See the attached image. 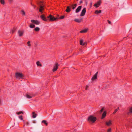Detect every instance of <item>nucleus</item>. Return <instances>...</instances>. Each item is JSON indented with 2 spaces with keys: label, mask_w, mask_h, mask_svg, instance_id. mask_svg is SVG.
Masks as SVG:
<instances>
[{
  "label": "nucleus",
  "mask_w": 132,
  "mask_h": 132,
  "mask_svg": "<svg viewBox=\"0 0 132 132\" xmlns=\"http://www.w3.org/2000/svg\"><path fill=\"white\" fill-rule=\"evenodd\" d=\"M41 19L44 21H47L48 20L50 21H54L58 19L57 18H55L52 15L50 14L47 16V19L44 14H43L40 16Z\"/></svg>",
  "instance_id": "obj_1"
},
{
  "label": "nucleus",
  "mask_w": 132,
  "mask_h": 132,
  "mask_svg": "<svg viewBox=\"0 0 132 132\" xmlns=\"http://www.w3.org/2000/svg\"><path fill=\"white\" fill-rule=\"evenodd\" d=\"M96 117L92 116H90L88 117V121L89 122H91L92 123H94L96 121Z\"/></svg>",
  "instance_id": "obj_2"
},
{
  "label": "nucleus",
  "mask_w": 132,
  "mask_h": 132,
  "mask_svg": "<svg viewBox=\"0 0 132 132\" xmlns=\"http://www.w3.org/2000/svg\"><path fill=\"white\" fill-rule=\"evenodd\" d=\"M15 76L17 79H20V78H22L24 76L21 73L16 72L15 73Z\"/></svg>",
  "instance_id": "obj_3"
},
{
  "label": "nucleus",
  "mask_w": 132,
  "mask_h": 132,
  "mask_svg": "<svg viewBox=\"0 0 132 132\" xmlns=\"http://www.w3.org/2000/svg\"><path fill=\"white\" fill-rule=\"evenodd\" d=\"M101 1L99 0L97 2V3H96L94 5V6L96 7H98L101 5Z\"/></svg>",
  "instance_id": "obj_4"
},
{
  "label": "nucleus",
  "mask_w": 132,
  "mask_h": 132,
  "mask_svg": "<svg viewBox=\"0 0 132 132\" xmlns=\"http://www.w3.org/2000/svg\"><path fill=\"white\" fill-rule=\"evenodd\" d=\"M86 12V9L85 8H84L82 10L80 16H84Z\"/></svg>",
  "instance_id": "obj_5"
},
{
  "label": "nucleus",
  "mask_w": 132,
  "mask_h": 132,
  "mask_svg": "<svg viewBox=\"0 0 132 132\" xmlns=\"http://www.w3.org/2000/svg\"><path fill=\"white\" fill-rule=\"evenodd\" d=\"M82 6H79L76 9V10L75 11V12L76 13H77L79 12L80 11L81 9Z\"/></svg>",
  "instance_id": "obj_6"
},
{
  "label": "nucleus",
  "mask_w": 132,
  "mask_h": 132,
  "mask_svg": "<svg viewBox=\"0 0 132 132\" xmlns=\"http://www.w3.org/2000/svg\"><path fill=\"white\" fill-rule=\"evenodd\" d=\"M58 66V64L57 63H56L55 65L54 66V68L53 69V72L57 70Z\"/></svg>",
  "instance_id": "obj_7"
},
{
  "label": "nucleus",
  "mask_w": 132,
  "mask_h": 132,
  "mask_svg": "<svg viewBox=\"0 0 132 132\" xmlns=\"http://www.w3.org/2000/svg\"><path fill=\"white\" fill-rule=\"evenodd\" d=\"M23 33L24 31H23L20 30H18V34L20 37H21L23 35Z\"/></svg>",
  "instance_id": "obj_8"
},
{
  "label": "nucleus",
  "mask_w": 132,
  "mask_h": 132,
  "mask_svg": "<svg viewBox=\"0 0 132 132\" xmlns=\"http://www.w3.org/2000/svg\"><path fill=\"white\" fill-rule=\"evenodd\" d=\"M31 21L32 22L37 25L39 24L40 23V22L37 20H31Z\"/></svg>",
  "instance_id": "obj_9"
},
{
  "label": "nucleus",
  "mask_w": 132,
  "mask_h": 132,
  "mask_svg": "<svg viewBox=\"0 0 132 132\" xmlns=\"http://www.w3.org/2000/svg\"><path fill=\"white\" fill-rule=\"evenodd\" d=\"M112 121L111 120H109L105 122V124L108 126H110L112 124Z\"/></svg>",
  "instance_id": "obj_10"
},
{
  "label": "nucleus",
  "mask_w": 132,
  "mask_h": 132,
  "mask_svg": "<svg viewBox=\"0 0 132 132\" xmlns=\"http://www.w3.org/2000/svg\"><path fill=\"white\" fill-rule=\"evenodd\" d=\"M98 74V72H97L95 75L93 76L92 78V80H93L96 79H97V75Z\"/></svg>",
  "instance_id": "obj_11"
},
{
  "label": "nucleus",
  "mask_w": 132,
  "mask_h": 132,
  "mask_svg": "<svg viewBox=\"0 0 132 132\" xmlns=\"http://www.w3.org/2000/svg\"><path fill=\"white\" fill-rule=\"evenodd\" d=\"M106 111H104L103 113L102 114V117L101 119H103L106 116Z\"/></svg>",
  "instance_id": "obj_12"
},
{
  "label": "nucleus",
  "mask_w": 132,
  "mask_h": 132,
  "mask_svg": "<svg viewBox=\"0 0 132 132\" xmlns=\"http://www.w3.org/2000/svg\"><path fill=\"white\" fill-rule=\"evenodd\" d=\"M40 8L39 9V11L41 13H42V11L44 10V8L43 6H42L40 4Z\"/></svg>",
  "instance_id": "obj_13"
},
{
  "label": "nucleus",
  "mask_w": 132,
  "mask_h": 132,
  "mask_svg": "<svg viewBox=\"0 0 132 132\" xmlns=\"http://www.w3.org/2000/svg\"><path fill=\"white\" fill-rule=\"evenodd\" d=\"M82 20V19H76L74 20V21L76 22L80 23L81 22V21Z\"/></svg>",
  "instance_id": "obj_14"
},
{
  "label": "nucleus",
  "mask_w": 132,
  "mask_h": 132,
  "mask_svg": "<svg viewBox=\"0 0 132 132\" xmlns=\"http://www.w3.org/2000/svg\"><path fill=\"white\" fill-rule=\"evenodd\" d=\"M83 40L82 39H81L80 41V44L82 46L85 45H86V42H84L83 43Z\"/></svg>",
  "instance_id": "obj_15"
},
{
  "label": "nucleus",
  "mask_w": 132,
  "mask_h": 132,
  "mask_svg": "<svg viewBox=\"0 0 132 132\" xmlns=\"http://www.w3.org/2000/svg\"><path fill=\"white\" fill-rule=\"evenodd\" d=\"M71 10V9L69 6H68L67 7V9L65 10V11L67 12H69Z\"/></svg>",
  "instance_id": "obj_16"
},
{
  "label": "nucleus",
  "mask_w": 132,
  "mask_h": 132,
  "mask_svg": "<svg viewBox=\"0 0 132 132\" xmlns=\"http://www.w3.org/2000/svg\"><path fill=\"white\" fill-rule=\"evenodd\" d=\"M32 117L33 118H35L36 117V116H37V114H36L34 112H32Z\"/></svg>",
  "instance_id": "obj_17"
},
{
  "label": "nucleus",
  "mask_w": 132,
  "mask_h": 132,
  "mask_svg": "<svg viewBox=\"0 0 132 132\" xmlns=\"http://www.w3.org/2000/svg\"><path fill=\"white\" fill-rule=\"evenodd\" d=\"M88 30V29H84V30H83L81 31H80V33H85V32H86Z\"/></svg>",
  "instance_id": "obj_18"
},
{
  "label": "nucleus",
  "mask_w": 132,
  "mask_h": 132,
  "mask_svg": "<svg viewBox=\"0 0 132 132\" xmlns=\"http://www.w3.org/2000/svg\"><path fill=\"white\" fill-rule=\"evenodd\" d=\"M26 97L28 98H30L32 97V96L28 94H26Z\"/></svg>",
  "instance_id": "obj_19"
},
{
  "label": "nucleus",
  "mask_w": 132,
  "mask_h": 132,
  "mask_svg": "<svg viewBox=\"0 0 132 132\" xmlns=\"http://www.w3.org/2000/svg\"><path fill=\"white\" fill-rule=\"evenodd\" d=\"M101 10H100L99 11H98V10H96L95 11V14H98L99 13H101Z\"/></svg>",
  "instance_id": "obj_20"
},
{
  "label": "nucleus",
  "mask_w": 132,
  "mask_h": 132,
  "mask_svg": "<svg viewBox=\"0 0 132 132\" xmlns=\"http://www.w3.org/2000/svg\"><path fill=\"white\" fill-rule=\"evenodd\" d=\"M35 27V25L33 24H30V26L29 27L31 28H34Z\"/></svg>",
  "instance_id": "obj_21"
},
{
  "label": "nucleus",
  "mask_w": 132,
  "mask_h": 132,
  "mask_svg": "<svg viewBox=\"0 0 132 132\" xmlns=\"http://www.w3.org/2000/svg\"><path fill=\"white\" fill-rule=\"evenodd\" d=\"M42 122L44 123L46 126L48 125V123H47L46 121V120H43L42 121Z\"/></svg>",
  "instance_id": "obj_22"
},
{
  "label": "nucleus",
  "mask_w": 132,
  "mask_h": 132,
  "mask_svg": "<svg viewBox=\"0 0 132 132\" xmlns=\"http://www.w3.org/2000/svg\"><path fill=\"white\" fill-rule=\"evenodd\" d=\"M34 30L36 31H38L40 30V28L38 27H36L34 29Z\"/></svg>",
  "instance_id": "obj_23"
},
{
  "label": "nucleus",
  "mask_w": 132,
  "mask_h": 132,
  "mask_svg": "<svg viewBox=\"0 0 132 132\" xmlns=\"http://www.w3.org/2000/svg\"><path fill=\"white\" fill-rule=\"evenodd\" d=\"M36 64L38 66H40L42 65L40 63V62L39 61H37V62Z\"/></svg>",
  "instance_id": "obj_24"
},
{
  "label": "nucleus",
  "mask_w": 132,
  "mask_h": 132,
  "mask_svg": "<svg viewBox=\"0 0 132 132\" xmlns=\"http://www.w3.org/2000/svg\"><path fill=\"white\" fill-rule=\"evenodd\" d=\"M0 1L2 4H4L5 2L4 0H0Z\"/></svg>",
  "instance_id": "obj_25"
},
{
  "label": "nucleus",
  "mask_w": 132,
  "mask_h": 132,
  "mask_svg": "<svg viewBox=\"0 0 132 132\" xmlns=\"http://www.w3.org/2000/svg\"><path fill=\"white\" fill-rule=\"evenodd\" d=\"M23 112L22 111H20V112H16V113L18 115H19L21 113L23 114Z\"/></svg>",
  "instance_id": "obj_26"
},
{
  "label": "nucleus",
  "mask_w": 132,
  "mask_h": 132,
  "mask_svg": "<svg viewBox=\"0 0 132 132\" xmlns=\"http://www.w3.org/2000/svg\"><path fill=\"white\" fill-rule=\"evenodd\" d=\"M30 43V41H29L27 42V44L28 45V46L29 47H30L31 45Z\"/></svg>",
  "instance_id": "obj_27"
},
{
  "label": "nucleus",
  "mask_w": 132,
  "mask_h": 132,
  "mask_svg": "<svg viewBox=\"0 0 132 132\" xmlns=\"http://www.w3.org/2000/svg\"><path fill=\"white\" fill-rule=\"evenodd\" d=\"M104 107H103L102 109H101V110H100V113H102L103 111L104 110Z\"/></svg>",
  "instance_id": "obj_28"
},
{
  "label": "nucleus",
  "mask_w": 132,
  "mask_h": 132,
  "mask_svg": "<svg viewBox=\"0 0 132 132\" xmlns=\"http://www.w3.org/2000/svg\"><path fill=\"white\" fill-rule=\"evenodd\" d=\"M71 7H72V9L73 10H74L76 7H75V6L73 5H71Z\"/></svg>",
  "instance_id": "obj_29"
},
{
  "label": "nucleus",
  "mask_w": 132,
  "mask_h": 132,
  "mask_svg": "<svg viewBox=\"0 0 132 132\" xmlns=\"http://www.w3.org/2000/svg\"><path fill=\"white\" fill-rule=\"evenodd\" d=\"M111 128H110L107 130V132H111Z\"/></svg>",
  "instance_id": "obj_30"
},
{
  "label": "nucleus",
  "mask_w": 132,
  "mask_h": 132,
  "mask_svg": "<svg viewBox=\"0 0 132 132\" xmlns=\"http://www.w3.org/2000/svg\"><path fill=\"white\" fill-rule=\"evenodd\" d=\"M22 115L19 116V118L21 120L23 119V118H22Z\"/></svg>",
  "instance_id": "obj_31"
},
{
  "label": "nucleus",
  "mask_w": 132,
  "mask_h": 132,
  "mask_svg": "<svg viewBox=\"0 0 132 132\" xmlns=\"http://www.w3.org/2000/svg\"><path fill=\"white\" fill-rule=\"evenodd\" d=\"M64 15L61 16L59 18L60 19H63L64 18Z\"/></svg>",
  "instance_id": "obj_32"
},
{
  "label": "nucleus",
  "mask_w": 132,
  "mask_h": 132,
  "mask_svg": "<svg viewBox=\"0 0 132 132\" xmlns=\"http://www.w3.org/2000/svg\"><path fill=\"white\" fill-rule=\"evenodd\" d=\"M118 110V109H116L114 111V112H113V113L114 114Z\"/></svg>",
  "instance_id": "obj_33"
},
{
  "label": "nucleus",
  "mask_w": 132,
  "mask_h": 132,
  "mask_svg": "<svg viewBox=\"0 0 132 132\" xmlns=\"http://www.w3.org/2000/svg\"><path fill=\"white\" fill-rule=\"evenodd\" d=\"M22 12L23 15H25V12L23 10H22Z\"/></svg>",
  "instance_id": "obj_34"
},
{
  "label": "nucleus",
  "mask_w": 132,
  "mask_h": 132,
  "mask_svg": "<svg viewBox=\"0 0 132 132\" xmlns=\"http://www.w3.org/2000/svg\"><path fill=\"white\" fill-rule=\"evenodd\" d=\"M130 112V113H132V108H131L129 110Z\"/></svg>",
  "instance_id": "obj_35"
},
{
  "label": "nucleus",
  "mask_w": 132,
  "mask_h": 132,
  "mask_svg": "<svg viewBox=\"0 0 132 132\" xmlns=\"http://www.w3.org/2000/svg\"><path fill=\"white\" fill-rule=\"evenodd\" d=\"M108 21L109 23V24H111V22L109 20H108Z\"/></svg>",
  "instance_id": "obj_36"
},
{
  "label": "nucleus",
  "mask_w": 132,
  "mask_h": 132,
  "mask_svg": "<svg viewBox=\"0 0 132 132\" xmlns=\"http://www.w3.org/2000/svg\"><path fill=\"white\" fill-rule=\"evenodd\" d=\"M74 5L75 6V7H76L77 6V4H74V5Z\"/></svg>",
  "instance_id": "obj_37"
},
{
  "label": "nucleus",
  "mask_w": 132,
  "mask_h": 132,
  "mask_svg": "<svg viewBox=\"0 0 132 132\" xmlns=\"http://www.w3.org/2000/svg\"><path fill=\"white\" fill-rule=\"evenodd\" d=\"M88 87V86H86V88H85V89H86V90H87V88Z\"/></svg>",
  "instance_id": "obj_38"
},
{
  "label": "nucleus",
  "mask_w": 132,
  "mask_h": 132,
  "mask_svg": "<svg viewBox=\"0 0 132 132\" xmlns=\"http://www.w3.org/2000/svg\"><path fill=\"white\" fill-rule=\"evenodd\" d=\"M26 124L27 125H28L29 124V123L28 122H27Z\"/></svg>",
  "instance_id": "obj_39"
},
{
  "label": "nucleus",
  "mask_w": 132,
  "mask_h": 132,
  "mask_svg": "<svg viewBox=\"0 0 132 132\" xmlns=\"http://www.w3.org/2000/svg\"><path fill=\"white\" fill-rule=\"evenodd\" d=\"M14 31V30H13L12 31V33H13Z\"/></svg>",
  "instance_id": "obj_40"
},
{
  "label": "nucleus",
  "mask_w": 132,
  "mask_h": 132,
  "mask_svg": "<svg viewBox=\"0 0 132 132\" xmlns=\"http://www.w3.org/2000/svg\"><path fill=\"white\" fill-rule=\"evenodd\" d=\"M82 3V1H81L80 2V3Z\"/></svg>",
  "instance_id": "obj_41"
},
{
  "label": "nucleus",
  "mask_w": 132,
  "mask_h": 132,
  "mask_svg": "<svg viewBox=\"0 0 132 132\" xmlns=\"http://www.w3.org/2000/svg\"><path fill=\"white\" fill-rule=\"evenodd\" d=\"M33 123H35V121H33Z\"/></svg>",
  "instance_id": "obj_42"
},
{
  "label": "nucleus",
  "mask_w": 132,
  "mask_h": 132,
  "mask_svg": "<svg viewBox=\"0 0 132 132\" xmlns=\"http://www.w3.org/2000/svg\"><path fill=\"white\" fill-rule=\"evenodd\" d=\"M119 107H118V108H117V109H118V110L119 109Z\"/></svg>",
  "instance_id": "obj_43"
},
{
  "label": "nucleus",
  "mask_w": 132,
  "mask_h": 132,
  "mask_svg": "<svg viewBox=\"0 0 132 132\" xmlns=\"http://www.w3.org/2000/svg\"><path fill=\"white\" fill-rule=\"evenodd\" d=\"M34 8H35L36 7V6L34 5Z\"/></svg>",
  "instance_id": "obj_44"
},
{
  "label": "nucleus",
  "mask_w": 132,
  "mask_h": 132,
  "mask_svg": "<svg viewBox=\"0 0 132 132\" xmlns=\"http://www.w3.org/2000/svg\"><path fill=\"white\" fill-rule=\"evenodd\" d=\"M40 3H42V2H41V1H40Z\"/></svg>",
  "instance_id": "obj_45"
}]
</instances>
